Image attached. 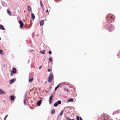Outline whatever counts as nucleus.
<instances>
[{
  "instance_id": "14",
  "label": "nucleus",
  "mask_w": 120,
  "mask_h": 120,
  "mask_svg": "<svg viewBox=\"0 0 120 120\" xmlns=\"http://www.w3.org/2000/svg\"><path fill=\"white\" fill-rule=\"evenodd\" d=\"M73 100H74L73 98H70V99L68 100V102H69V101L72 102L73 101Z\"/></svg>"
},
{
  "instance_id": "27",
  "label": "nucleus",
  "mask_w": 120,
  "mask_h": 120,
  "mask_svg": "<svg viewBox=\"0 0 120 120\" xmlns=\"http://www.w3.org/2000/svg\"><path fill=\"white\" fill-rule=\"evenodd\" d=\"M76 118L77 120H79V117L78 116H76Z\"/></svg>"
},
{
  "instance_id": "37",
  "label": "nucleus",
  "mask_w": 120,
  "mask_h": 120,
  "mask_svg": "<svg viewBox=\"0 0 120 120\" xmlns=\"http://www.w3.org/2000/svg\"><path fill=\"white\" fill-rule=\"evenodd\" d=\"M51 71V70L50 69H48V71L49 72V71Z\"/></svg>"
},
{
  "instance_id": "18",
  "label": "nucleus",
  "mask_w": 120,
  "mask_h": 120,
  "mask_svg": "<svg viewBox=\"0 0 120 120\" xmlns=\"http://www.w3.org/2000/svg\"><path fill=\"white\" fill-rule=\"evenodd\" d=\"M58 104L57 103V102H56L55 104H54V106L56 107L58 105Z\"/></svg>"
},
{
  "instance_id": "31",
  "label": "nucleus",
  "mask_w": 120,
  "mask_h": 120,
  "mask_svg": "<svg viewBox=\"0 0 120 120\" xmlns=\"http://www.w3.org/2000/svg\"><path fill=\"white\" fill-rule=\"evenodd\" d=\"M117 113H119V110H117L115 112Z\"/></svg>"
},
{
  "instance_id": "4",
  "label": "nucleus",
  "mask_w": 120,
  "mask_h": 120,
  "mask_svg": "<svg viewBox=\"0 0 120 120\" xmlns=\"http://www.w3.org/2000/svg\"><path fill=\"white\" fill-rule=\"evenodd\" d=\"M6 92L1 89H0V94H5Z\"/></svg>"
},
{
  "instance_id": "12",
  "label": "nucleus",
  "mask_w": 120,
  "mask_h": 120,
  "mask_svg": "<svg viewBox=\"0 0 120 120\" xmlns=\"http://www.w3.org/2000/svg\"><path fill=\"white\" fill-rule=\"evenodd\" d=\"M33 80V77H32L31 78H29V82H31Z\"/></svg>"
},
{
  "instance_id": "8",
  "label": "nucleus",
  "mask_w": 120,
  "mask_h": 120,
  "mask_svg": "<svg viewBox=\"0 0 120 120\" xmlns=\"http://www.w3.org/2000/svg\"><path fill=\"white\" fill-rule=\"evenodd\" d=\"M31 17L33 20H34L35 18L34 15L33 13H31Z\"/></svg>"
},
{
  "instance_id": "13",
  "label": "nucleus",
  "mask_w": 120,
  "mask_h": 120,
  "mask_svg": "<svg viewBox=\"0 0 120 120\" xmlns=\"http://www.w3.org/2000/svg\"><path fill=\"white\" fill-rule=\"evenodd\" d=\"M14 96L11 95L10 97L11 100L12 101L14 99Z\"/></svg>"
},
{
  "instance_id": "40",
  "label": "nucleus",
  "mask_w": 120,
  "mask_h": 120,
  "mask_svg": "<svg viewBox=\"0 0 120 120\" xmlns=\"http://www.w3.org/2000/svg\"><path fill=\"white\" fill-rule=\"evenodd\" d=\"M70 120H75L74 119H69Z\"/></svg>"
},
{
  "instance_id": "23",
  "label": "nucleus",
  "mask_w": 120,
  "mask_h": 120,
  "mask_svg": "<svg viewBox=\"0 0 120 120\" xmlns=\"http://www.w3.org/2000/svg\"><path fill=\"white\" fill-rule=\"evenodd\" d=\"M52 114H54L55 113V111L54 109H53L51 111Z\"/></svg>"
},
{
  "instance_id": "33",
  "label": "nucleus",
  "mask_w": 120,
  "mask_h": 120,
  "mask_svg": "<svg viewBox=\"0 0 120 120\" xmlns=\"http://www.w3.org/2000/svg\"><path fill=\"white\" fill-rule=\"evenodd\" d=\"M42 67V66H40V67L39 68V69H40Z\"/></svg>"
},
{
  "instance_id": "39",
  "label": "nucleus",
  "mask_w": 120,
  "mask_h": 120,
  "mask_svg": "<svg viewBox=\"0 0 120 120\" xmlns=\"http://www.w3.org/2000/svg\"><path fill=\"white\" fill-rule=\"evenodd\" d=\"M48 12V10H47L46 11V12Z\"/></svg>"
},
{
  "instance_id": "5",
  "label": "nucleus",
  "mask_w": 120,
  "mask_h": 120,
  "mask_svg": "<svg viewBox=\"0 0 120 120\" xmlns=\"http://www.w3.org/2000/svg\"><path fill=\"white\" fill-rule=\"evenodd\" d=\"M114 26L112 25H111L110 27H109V28L108 29L109 31H113L114 30Z\"/></svg>"
},
{
  "instance_id": "3",
  "label": "nucleus",
  "mask_w": 120,
  "mask_h": 120,
  "mask_svg": "<svg viewBox=\"0 0 120 120\" xmlns=\"http://www.w3.org/2000/svg\"><path fill=\"white\" fill-rule=\"evenodd\" d=\"M19 22L20 24V28H22L23 25V22L21 20H19Z\"/></svg>"
},
{
  "instance_id": "26",
  "label": "nucleus",
  "mask_w": 120,
  "mask_h": 120,
  "mask_svg": "<svg viewBox=\"0 0 120 120\" xmlns=\"http://www.w3.org/2000/svg\"><path fill=\"white\" fill-rule=\"evenodd\" d=\"M49 60L51 62H52V59H51V58H49Z\"/></svg>"
},
{
  "instance_id": "29",
  "label": "nucleus",
  "mask_w": 120,
  "mask_h": 120,
  "mask_svg": "<svg viewBox=\"0 0 120 120\" xmlns=\"http://www.w3.org/2000/svg\"><path fill=\"white\" fill-rule=\"evenodd\" d=\"M49 53L50 54H51L52 53L51 51H49Z\"/></svg>"
},
{
  "instance_id": "21",
  "label": "nucleus",
  "mask_w": 120,
  "mask_h": 120,
  "mask_svg": "<svg viewBox=\"0 0 120 120\" xmlns=\"http://www.w3.org/2000/svg\"><path fill=\"white\" fill-rule=\"evenodd\" d=\"M40 3L41 7L43 8V5L41 0L40 1Z\"/></svg>"
},
{
  "instance_id": "24",
  "label": "nucleus",
  "mask_w": 120,
  "mask_h": 120,
  "mask_svg": "<svg viewBox=\"0 0 120 120\" xmlns=\"http://www.w3.org/2000/svg\"><path fill=\"white\" fill-rule=\"evenodd\" d=\"M64 112V111L63 110L61 111V112L60 113V115L61 116L62 115Z\"/></svg>"
},
{
  "instance_id": "1",
  "label": "nucleus",
  "mask_w": 120,
  "mask_h": 120,
  "mask_svg": "<svg viewBox=\"0 0 120 120\" xmlns=\"http://www.w3.org/2000/svg\"><path fill=\"white\" fill-rule=\"evenodd\" d=\"M115 17V16L112 14H108L106 18L108 22L110 23L113 21Z\"/></svg>"
},
{
  "instance_id": "38",
  "label": "nucleus",
  "mask_w": 120,
  "mask_h": 120,
  "mask_svg": "<svg viewBox=\"0 0 120 120\" xmlns=\"http://www.w3.org/2000/svg\"><path fill=\"white\" fill-rule=\"evenodd\" d=\"M80 120H82V118L81 117H80Z\"/></svg>"
},
{
  "instance_id": "7",
  "label": "nucleus",
  "mask_w": 120,
  "mask_h": 120,
  "mask_svg": "<svg viewBox=\"0 0 120 120\" xmlns=\"http://www.w3.org/2000/svg\"><path fill=\"white\" fill-rule=\"evenodd\" d=\"M15 81V79H14L10 80L9 82V83L10 84L12 83Z\"/></svg>"
},
{
  "instance_id": "17",
  "label": "nucleus",
  "mask_w": 120,
  "mask_h": 120,
  "mask_svg": "<svg viewBox=\"0 0 120 120\" xmlns=\"http://www.w3.org/2000/svg\"><path fill=\"white\" fill-rule=\"evenodd\" d=\"M60 84V83L55 88V90H56L57 89V88L59 87V85Z\"/></svg>"
},
{
  "instance_id": "10",
  "label": "nucleus",
  "mask_w": 120,
  "mask_h": 120,
  "mask_svg": "<svg viewBox=\"0 0 120 120\" xmlns=\"http://www.w3.org/2000/svg\"><path fill=\"white\" fill-rule=\"evenodd\" d=\"M40 25L41 26H42L44 24V20H42L40 21Z\"/></svg>"
},
{
  "instance_id": "16",
  "label": "nucleus",
  "mask_w": 120,
  "mask_h": 120,
  "mask_svg": "<svg viewBox=\"0 0 120 120\" xmlns=\"http://www.w3.org/2000/svg\"><path fill=\"white\" fill-rule=\"evenodd\" d=\"M40 52L43 54H45V50L40 51Z\"/></svg>"
},
{
  "instance_id": "19",
  "label": "nucleus",
  "mask_w": 120,
  "mask_h": 120,
  "mask_svg": "<svg viewBox=\"0 0 120 120\" xmlns=\"http://www.w3.org/2000/svg\"><path fill=\"white\" fill-rule=\"evenodd\" d=\"M7 13L8 14L10 15H11V13L10 12V11L8 9H7Z\"/></svg>"
},
{
  "instance_id": "36",
  "label": "nucleus",
  "mask_w": 120,
  "mask_h": 120,
  "mask_svg": "<svg viewBox=\"0 0 120 120\" xmlns=\"http://www.w3.org/2000/svg\"><path fill=\"white\" fill-rule=\"evenodd\" d=\"M11 72H12V71H11ZM11 76H12V72L11 73Z\"/></svg>"
},
{
  "instance_id": "30",
  "label": "nucleus",
  "mask_w": 120,
  "mask_h": 120,
  "mask_svg": "<svg viewBox=\"0 0 120 120\" xmlns=\"http://www.w3.org/2000/svg\"><path fill=\"white\" fill-rule=\"evenodd\" d=\"M65 91H67L68 92H69V90L68 89H65Z\"/></svg>"
},
{
  "instance_id": "20",
  "label": "nucleus",
  "mask_w": 120,
  "mask_h": 120,
  "mask_svg": "<svg viewBox=\"0 0 120 120\" xmlns=\"http://www.w3.org/2000/svg\"><path fill=\"white\" fill-rule=\"evenodd\" d=\"M53 95H50V96L49 100H52V98Z\"/></svg>"
},
{
  "instance_id": "41",
  "label": "nucleus",
  "mask_w": 120,
  "mask_h": 120,
  "mask_svg": "<svg viewBox=\"0 0 120 120\" xmlns=\"http://www.w3.org/2000/svg\"><path fill=\"white\" fill-rule=\"evenodd\" d=\"M38 82H39V80H38Z\"/></svg>"
},
{
  "instance_id": "43",
  "label": "nucleus",
  "mask_w": 120,
  "mask_h": 120,
  "mask_svg": "<svg viewBox=\"0 0 120 120\" xmlns=\"http://www.w3.org/2000/svg\"><path fill=\"white\" fill-rule=\"evenodd\" d=\"M107 26H106V27H107Z\"/></svg>"
},
{
  "instance_id": "22",
  "label": "nucleus",
  "mask_w": 120,
  "mask_h": 120,
  "mask_svg": "<svg viewBox=\"0 0 120 120\" xmlns=\"http://www.w3.org/2000/svg\"><path fill=\"white\" fill-rule=\"evenodd\" d=\"M57 103L58 104H60L61 103V101L60 100H58L57 101Z\"/></svg>"
},
{
  "instance_id": "15",
  "label": "nucleus",
  "mask_w": 120,
  "mask_h": 120,
  "mask_svg": "<svg viewBox=\"0 0 120 120\" xmlns=\"http://www.w3.org/2000/svg\"><path fill=\"white\" fill-rule=\"evenodd\" d=\"M27 9L28 11L29 12L31 10V8L30 6H27Z\"/></svg>"
},
{
  "instance_id": "11",
  "label": "nucleus",
  "mask_w": 120,
  "mask_h": 120,
  "mask_svg": "<svg viewBox=\"0 0 120 120\" xmlns=\"http://www.w3.org/2000/svg\"><path fill=\"white\" fill-rule=\"evenodd\" d=\"M0 29L3 30H5L3 26L1 25H0Z\"/></svg>"
},
{
  "instance_id": "28",
  "label": "nucleus",
  "mask_w": 120,
  "mask_h": 120,
  "mask_svg": "<svg viewBox=\"0 0 120 120\" xmlns=\"http://www.w3.org/2000/svg\"><path fill=\"white\" fill-rule=\"evenodd\" d=\"M8 116V115H6V116L4 118V120H6V118H7V117Z\"/></svg>"
},
{
  "instance_id": "6",
  "label": "nucleus",
  "mask_w": 120,
  "mask_h": 120,
  "mask_svg": "<svg viewBox=\"0 0 120 120\" xmlns=\"http://www.w3.org/2000/svg\"><path fill=\"white\" fill-rule=\"evenodd\" d=\"M42 100H40L38 101L37 102V104L38 106H40Z\"/></svg>"
},
{
  "instance_id": "34",
  "label": "nucleus",
  "mask_w": 120,
  "mask_h": 120,
  "mask_svg": "<svg viewBox=\"0 0 120 120\" xmlns=\"http://www.w3.org/2000/svg\"><path fill=\"white\" fill-rule=\"evenodd\" d=\"M51 100H49V103L50 104H51Z\"/></svg>"
},
{
  "instance_id": "32",
  "label": "nucleus",
  "mask_w": 120,
  "mask_h": 120,
  "mask_svg": "<svg viewBox=\"0 0 120 120\" xmlns=\"http://www.w3.org/2000/svg\"><path fill=\"white\" fill-rule=\"evenodd\" d=\"M3 50H0V53L2 54Z\"/></svg>"
},
{
  "instance_id": "9",
  "label": "nucleus",
  "mask_w": 120,
  "mask_h": 120,
  "mask_svg": "<svg viewBox=\"0 0 120 120\" xmlns=\"http://www.w3.org/2000/svg\"><path fill=\"white\" fill-rule=\"evenodd\" d=\"M16 68H13L12 70V71L14 73H15L16 72Z\"/></svg>"
},
{
  "instance_id": "25",
  "label": "nucleus",
  "mask_w": 120,
  "mask_h": 120,
  "mask_svg": "<svg viewBox=\"0 0 120 120\" xmlns=\"http://www.w3.org/2000/svg\"><path fill=\"white\" fill-rule=\"evenodd\" d=\"M23 101H24V104L25 105H26V101L24 99V100Z\"/></svg>"
},
{
  "instance_id": "42",
  "label": "nucleus",
  "mask_w": 120,
  "mask_h": 120,
  "mask_svg": "<svg viewBox=\"0 0 120 120\" xmlns=\"http://www.w3.org/2000/svg\"><path fill=\"white\" fill-rule=\"evenodd\" d=\"M1 38H0V40H1Z\"/></svg>"
},
{
  "instance_id": "2",
  "label": "nucleus",
  "mask_w": 120,
  "mask_h": 120,
  "mask_svg": "<svg viewBox=\"0 0 120 120\" xmlns=\"http://www.w3.org/2000/svg\"><path fill=\"white\" fill-rule=\"evenodd\" d=\"M53 79V76L52 74H49L48 79V82H51Z\"/></svg>"
},
{
  "instance_id": "35",
  "label": "nucleus",
  "mask_w": 120,
  "mask_h": 120,
  "mask_svg": "<svg viewBox=\"0 0 120 120\" xmlns=\"http://www.w3.org/2000/svg\"><path fill=\"white\" fill-rule=\"evenodd\" d=\"M56 0V2H58L60 0Z\"/></svg>"
}]
</instances>
